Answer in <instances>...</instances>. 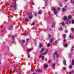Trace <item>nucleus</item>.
I'll use <instances>...</instances> for the list:
<instances>
[{
    "instance_id": "c85d7f7f",
    "label": "nucleus",
    "mask_w": 74,
    "mask_h": 74,
    "mask_svg": "<svg viewBox=\"0 0 74 74\" xmlns=\"http://www.w3.org/2000/svg\"><path fill=\"white\" fill-rule=\"evenodd\" d=\"M63 69L64 70H66V67H63Z\"/></svg>"
},
{
    "instance_id": "6e6d98bb",
    "label": "nucleus",
    "mask_w": 74,
    "mask_h": 74,
    "mask_svg": "<svg viewBox=\"0 0 74 74\" xmlns=\"http://www.w3.org/2000/svg\"><path fill=\"white\" fill-rule=\"evenodd\" d=\"M69 55H70V56H71V53H70V54H69Z\"/></svg>"
},
{
    "instance_id": "13d9d810",
    "label": "nucleus",
    "mask_w": 74,
    "mask_h": 74,
    "mask_svg": "<svg viewBox=\"0 0 74 74\" xmlns=\"http://www.w3.org/2000/svg\"><path fill=\"white\" fill-rule=\"evenodd\" d=\"M53 27H54L52 25L51 26V27H52V28H53Z\"/></svg>"
},
{
    "instance_id": "2eb2a0df",
    "label": "nucleus",
    "mask_w": 74,
    "mask_h": 74,
    "mask_svg": "<svg viewBox=\"0 0 74 74\" xmlns=\"http://www.w3.org/2000/svg\"><path fill=\"white\" fill-rule=\"evenodd\" d=\"M45 49V48H42L41 50V52H42Z\"/></svg>"
},
{
    "instance_id": "3c124183",
    "label": "nucleus",
    "mask_w": 74,
    "mask_h": 74,
    "mask_svg": "<svg viewBox=\"0 0 74 74\" xmlns=\"http://www.w3.org/2000/svg\"><path fill=\"white\" fill-rule=\"evenodd\" d=\"M5 5H6V6H8V4L7 3H6Z\"/></svg>"
},
{
    "instance_id": "c03bdc74",
    "label": "nucleus",
    "mask_w": 74,
    "mask_h": 74,
    "mask_svg": "<svg viewBox=\"0 0 74 74\" xmlns=\"http://www.w3.org/2000/svg\"><path fill=\"white\" fill-rule=\"evenodd\" d=\"M12 72H10H10H9V74H12Z\"/></svg>"
},
{
    "instance_id": "6e6552de",
    "label": "nucleus",
    "mask_w": 74,
    "mask_h": 74,
    "mask_svg": "<svg viewBox=\"0 0 74 74\" xmlns=\"http://www.w3.org/2000/svg\"><path fill=\"white\" fill-rule=\"evenodd\" d=\"M63 63L64 65H66V61L65 60H64Z\"/></svg>"
},
{
    "instance_id": "58836bf2",
    "label": "nucleus",
    "mask_w": 74,
    "mask_h": 74,
    "mask_svg": "<svg viewBox=\"0 0 74 74\" xmlns=\"http://www.w3.org/2000/svg\"><path fill=\"white\" fill-rule=\"evenodd\" d=\"M11 38L12 39V40H14V36H12L11 37Z\"/></svg>"
},
{
    "instance_id": "9d476101",
    "label": "nucleus",
    "mask_w": 74,
    "mask_h": 74,
    "mask_svg": "<svg viewBox=\"0 0 74 74\" xmlns=\"http://www.w3.org/2000/svg\"><path fill=\"white\" fill-rule=\"evenodd\" d=\"M72 65V66H74V60H72V63H71Z\"/></svg>"
},
{
    "instance_id": "20e7f679",
    "label": "nucleus",
    "mask_w": 74,
    "mask_h": 74,
    "mask_svg": "<svg viewBox=\"0 0 74 74\" xmlns=\"http://www.w3.org/2000/svg\"><path fill=\"white\" fill-rule=\"evenodd\" d=\"M69 24L71 23V21H69V19L67 20V22H65V23L67 24V25H69Z\"/></svg>"
},
{
    "instance_id": "49530a36",
    "label": "nucleus",
    "mask_w": 74,
    "mask_h": 74,
    "mask_svg": "<svg viewBox=\"0 0 74 74\" xmlns=\"http://www.w3.org/2000/svg\"><path fill=\"white\" fill-rule=\"evenodd\" d=\"M73 50H74V49H73V48L71 49V51H73Z\"/></svg>"
},
{
    "instance_id": "a19ab883",
    "label": "nucleus",
    "mask_w": 74,
    "mask_h": 74,
    "mask_svg": "<svg viewBox=\"0 0 74 74\" xmlns=\"http://www.w3.org/2000/svg\"><path fill=\"white\" fill-rule=\"evenodd\" d=\"M10 29H12V27H13V26H12L11 25H10Z\"/></svg>"
},
{
    "instance_id": "393cba45",
    "label": "nucleus",
    "mask_w": 74,
    "mask_h": 74,
    "mask_svg": "<svg viewBox=\"0 0 74 74\" xmlns=\"http://www.w3.org/2000/svg\"><path fill=\"white\" fill-rule=\"evenodd\" d=\"M5 32V30H4V29H2L1 31V33H4V32Z\"/></svg>"
},
{
    "instance_id": "603ef678",
    "label": "nucleus",
    "mask_w": 74,
    "mask_h": 74,
    "mask_svg": "<svg viewBox=\"0 0 74 74\" xmlns=\"http://www.w3.org/2000/svg\"><path fill=\"white\" fill-rule=\"evenodd\" d=\"M53 58H54V59H55V56H53Z\"/></svg>"
},
{
    "instance_id": "0e129e2a",
    "label": "nucleus",
    "mask_w": 74,
    "mask_h": 74,
    "mask_svg": "<svg viewBox=\"0 0 74 74\" xmlns=\"http://www.w3.org/2000/svg\"><path fill=\"white\" fill-rule=\"evenodd\" d=\"M74 3V0H73V2L72 3Z\"/></svg>"
},
{
    "instance_id": "473e14b6",
    "label": "nucleus",
    "mask_w": 74,
    "mask_h": 74,
    "mask_svg": "<svg viewBox=\"0 0 74 74\" xmlns=\"http://www.w3.org/2000/svg\"><path fill=\"white\" fill-rule=\"evenodd\" d=\"M64 32L65 33H68V31H67V29H66L65 31H64Z\"/></svg>"
},
{
    "instance_id": "e2e57ef3",
    "label": "nucleus",
    "mask_w": 74,
    "mask_h": 74,
    "mask_svg": "<svg viewBox=\"0 0 74 74\" xmlns=\"http://www.w3.org/2000/svg\"><path fill=\"white\" fill-rule=\"evenodd\" d=\"M35 16H37V14H35Z\"/></svg>"
},
{
    "instance_id": "7ed1b4c3",
    "label": "nucleus",
    "mask_w": 74,
    "mask_h": 74,
    "mask_svg": "<svg viewBox=\"0 0 74 74\" xmlns=\"http://www.w3.org/2000/svg\"><path fill=\"white\" fill-rule=\"evenodd\" d=\"M53 11L54 12V15H55V14H56L58 13V11H57L55 8H53Z\"/></svg>"
},
{
    "instance_id": "2f4dec72",
    "label": "nucleus",
    "mask_w": 74,
    "mask_h": 74,
    "mask_svg": "<svg viewBox=\"0 0 74 74\" xmlns=\"http://www.w3.org/2000/svg\"><path fill=\"white\" fill-rule=\"evenodd\" d=\"M57 10H58V11H60V8H57Z\"/></svg>"
},
{
    "instance_id": "423d86ee",
    "label": "nucleus",
    "mask_w": 74,
    "mask_h": 74,
    "mask_svg": "<svg viewBox=\"0 0 74 74\" xmlns=\"http://www.w3.org/2000/svg\"><path fill=\"white\" fill-rule=\"evenodd\" d=\"M10 42L12 44H15V41L14 40H12L10 41Z\"/></svg>"
},
{
    "instance_id": "f8f14e48",
    "label": "nucleus",
    "mask_w": 74,
    "mask_h": 74,
    "mask_svg": "<svg viewBox=\"0 0 74 74\" xmlns=\"http://www.w3.org/2000/svg\"><path fill=\"white\" fill-rule=\"evenodd\" d=\"M41 13H42V11L41 10H39L38 14H41Z\"/></svg>"
},
{
    "instance_id": "1a4fd4ad",
    "label": "nucleus",
    "mask_w": 74,
    "mask_h": 74,
    "mask_svg": "<svg viewBox=\"0 0 74 74\" xmlns=\"http://www.w3.org/2000/svg\"><path fill=\"white\" fill-rule=\"evenodd\" d=\"M41 47H43V45L42 43H40V45H39V49H40V48H41Z\"/></svg>"
},
{
    "instance_id": "5fc2aeb1",
    "label": "nucleus",
    "mask_w": 74,
    "mask_h": 74,
    "mask_svg": "<svg viewBox=\"0 0 74 74\" xmlns=\"http://www.w3.org/2000/svg\"><path fill=\"white\" fill-rule=\"evenodd\" d=\"M72 48L73 49V48H74V46H72Z\"/></svg>"
},
{
    "instance_id": "79ce46f5",
    "label": "nucleus",
    "mask_w": 74,
    "mask_h": 74,
    "mask_svg": "<svg viewBox=\"0 0 74 74\" xmlns=\"http://www.w3.org/2000/svg\"><path fill=\"white\" fill-rule=\"evenodd\" d=\"M56 56L57 57H59V55L58 54H57L56 55Z\"/></svg>"
},
{
    "instance_id": "4be33fe9",
    "label": "nucleus",
    "mask_w": 74,
    "mask_h": 74,
    "mask_svg": "<svg viewBox=\"0 0 74 74\" xmlns=\"http://www.w3.org/2000/svg\"><path fill=\"white\" fill-rule=\"evenodd\" d=\"M43 67L44 68H45L47 67V65L46 64H44V65L43 66Z\"/></svg>"
},
{
    "instance_id": "e433bc0d",
    "label": "nucleus",
    "mask_w": 74,
    "mask_h": 74,
    "mask_svg": "<svg viewBox=\"0 0 74 74\" xmlns=\"http://www.w3.org/2000/svg\"><path fill=\"white\" fill-rule=\"evenodd\" d=\"M31 71L32 72H33V71H34V69H33V68L32 69Z\"/></svg>"
},
{
    "instance_id": "b1692460",
    "label": "nucleus",
    "mask_w": 74,
    "mask_h": 74,
    "mask_svg": "<svg viewBox=\"0 0 74 74\" xmlns=\"http://www.w3.org/2000/svg\"><path fill=\"white\" fill-rule=\"evenodd\" d=\"M29 39H27V41L26 42L25 44L26 43V45L27 44V42H28V41H29Z\"/></svg>"
},
{
    "instance_id": "f3484780",
    "label": "nucleus",
    "mask_w": 74,
    "mask_h": 74,
    "mask_svg": "<svg viewBox=\"0 0 74 74\" xmlns=\"http://www.w3.org/2000/svg\"><path fill=\"white\" fill-rule=\"evenodd\" d=\"M47 46L48 47H50L51 46V44H50V43H48L47 44Z\"/></svg>"
},
{
    "instance_id": "cd10ccee",
    "label": "nucleus",
    "mask_w": 74,
    "mask_h": 74,
    "mask_svg": "<svg viewBox=\"0 0 74 74\" xmlns=\"http://www.w3.org/2000/svg\"><path fill=\"white\" fill-rule=\"evenodd\" d=\"M57 54V52L56 51L54 52V55H56Z\"/></svg>"
},
{
    "instance_id": "6ab92c4d",
    "label": "nucleus",
    "mask_w": 74,
    "mask_h": 74,
    "mask_svg": "<svg viewBox=\"0 0 74 74\" xmlns=\"http://www.w3.org/2000/svg\"><path fill=\"white\" fill-rule=\"evenodd\" d=\"M68 18V19H71V16H69Z\"/></svg>"
},
{
    "instance_id": "f257e3e1",
    "label": "nucleus",
    "mask_w": 74,
    "mask_h": 74,
    "mask_svg": "<svg viewBox=\"0 0 74 74\" xmlns=\"http://www.w3.org/2000/svg\"><path fill=\"white\" fill-rule=\"evenodd\" d=\"M13 1H15L13 3V5L11 4L10 5L9 7L11 8H13L14 10H16V1L17 0H13Z\"/></svg>"
},
{
    "instance_id": "69168bd1",
    "label": "nucleus",
    "mask_w": 74,
    "mask_h": 74,
    "mask_svg": "<svg viewBox=\"0 0 74 74\" xmlns=\"http://www.w3.org/2000/svg\"><path fill=\"white\" fill-rule=\"evenodd\" d=\"M69 74H71V72H69Z\"/></svg>"
},
{
    "instance_id": "a211bd4d",
    "label": "nucleus",
    "mask_w": 74,
    "mask_h": 74,
    "mask_svg": "<svg viewBox=\"0 0 74 74\" xmlns=\"http://www.w3.org/2000/svg\"><path fill=\"white\" fill-rule=\"evenodd\" d=\"M61 25H62V26H65L64 23H61Z\"/></svg>"
},
{
    "instance_id": "ea45409f",
    "label": "nucleus",
    "mask_w": 74,
    "mask_h": 74,
    "mask_svg": "<svg viewBox=\"0 0 74 74\" xmlns=\"http://www.w3.org/2000/svg\"><path fill=\"white\" fill-rule=\"evenodd\" d=\"M27 57L28 58H30V56H29V54H27Z\"/></svg>"
},
{
    "instance_id": "412c9836",
    "label": "nucleus",
    "mask_w": 74,
    "mask_h": 74,
    "mask_svg": "<svg viewBox=\"0 0 74 74\" xmlns=\"http://www.w3.org/2000/svg\"><path fill=\"white\" fill-rule=\"evenodd\" d=\"M69 38H71V39H73V36H71V34H70V35Z\"/></svg>"
},
{
    "instance_id": "8fccbe9b",
    "label": "nucleus",
    "mask_w": 74,
    "mask_h": 74,
    "mask_svg": "<svg viewBox=\"0 0 74 74\" xmlns=\"http://www.w3.org/2000/svg\"><path fill=\"white\" fill-rule=\"evenodd\" d=\"M52 67H54L55 66V64H53L52 65Z\"/></svg>"
},
{
    "instance_id": "052dcab7",
    "label": "nucleus",
    "mask_w": 74,
    "mask_h": 74,
    "mask_svg": "<svg viewBox=\"0 0 74 74\" xmlns=\"http://www.w3.org/2000/svg\"><path fill=\"white\" fill-rule=\"evenodd\" d=\"M60 30H62V29L61 28H60Z\"/></svg>"
},
{
    "instance_id": "bb28decb",
    "label": "nucleus",
    "mask_w": 74,
    "mask_h": 74,
    "mask_svg": "<svg viewBox=\"0 0 74 74\" xmlns=\"http://www.w3.org/2000/svg\"><path fill=\"white\" fill-rule=\"evenodd\" d=\"M64 46L65 47H67L68 46L67 44V43H66L64 45Z\"/></svg>"
},
{
    "instance_id": "39448f33",
    "label": "nucleus",
    "mask_w": 74,
    "mask_h": 74,
    "mask_svg": "<svg viewBox=\"0 0 74 74\" xmlns=\"http://www.w3.org/2000/svg\"><path fill=\"white\" fill-rule=\"evenodd\" d=\"M46 54H47V53H42V54H40V56L38 57V58L39 59H40V58H41V56H42V55H46Z\"/></svg>"
},
{
    "instance_id": "a18cd8bd",
    "label": "nucleus",
    "mask_w": 74,
    "mask_h": 74,
    "mask_svg": "<svg viewBox=\"0 0 74 74\" xmlns=\"http://www.w3.org/2000/svg\"><path fill=\"white\" fill-rule=\"evenodd\" d=\"M69 68L70 69H71V68H72V66H71V65H70L69 66Z\"/></svg>"
},
{
    "instance_id": "9b49d317",
    "label": "nucleus",
    "mask_w": 74,
    "mask_h": 74,
    "mask_svg": "<svg viewBox=\"0 0 74 74\" xmlns=\"http://www.w3.org/2000/svg\"><path fill=\"white\" fill-rule=\"evenodd\" d=\"M50 43H52V42H53V38H50Z\"/></svg>"
},
{
    "instance_id": "338daca9",
    "label": "nucleus",
    "mask_w": 74,
    "mask_h": 74,
    "mask_svg": "<svg viewBox=\"0 0 74 74\" xmlns=\"http://www.w3.org/2000/svg\"><path fill=\"white\" fill-rule=\"evenodd\" d=\"M47 67H48V65H47Z\"/></svg>"
},
{
    "instance_id": "de8ad7c7",
    "label": "nucleus",
    "mask_w": 74,
    "mask_h": 74,
    "mask_svg": "<svg viewBox=\"0 0 74 74\" xmlns=\"http://www.w3.org/2000/svg\"><path fill=\"white\" fill-rule=\"evenodd\" d=\"M10 72H12V70L11 69H10Z\"/></svg>"
},
{
    "instance_id": "c756f323",
    "label": "nucleus",
    "mask_w": 74,
    "mask_h": 74,
    "mask_svg": "<svg viewBox=\"0 0 74 74\" xmlns=\"http://www.w3.org/2000/svg\"><path fill=\"white\" fill-rule=\"evenodd\" d=\"M63 41L64 42H66V41H67V40H66L65 39H64V40H63Z\"/></svg>"
},
{
    "instance_id": "aec40b11",
    "label": "nucleus",
    "mask_w": 74,
    "mask_h": 74,
    "mask_svg": "<svg viewBox=\"0 0 74 74\" xmlns=\"http://www.w3.org/2000/svg\"><path fill=\"white\" fill-rule=\"evenodd\" d=\"M63 37H64V38H65L66 37V35H65V34H63Z\"/></svg>"
},
{
    "instance_id": "774afa93",
    "label": "nucleus",
    "mask_w": 74,
    "mask_h": 74,
    "mask_svg": "<svg viewBox=\"0 0 74 74\" xmlns=\"http://www.w3.org/2000/svg\"><path fill=\"white\" fill-rule=\"evenodd\" d=\"M67 0H65V1H67Z\"/></svg>"
},
{
    "instance_id": "dca6fc26",
    "label": "nucleus",
    "mask_w": 74,
    "mask_h": 74,
    "mask_svg": "<svg viewBox=\"0 0 74 74\" xmlns=\"http://www.w3.org/2000/svg\"><path fill=\"white\" fill-rule=\"evenodd\" d=\"M64 19L65 20V21H66V20L67 19V16H64Z\"/></svg>"
},
{
    "instance_id": "0eeeda50",
    "label": "nucleus",
    "mask_w": 74,
    "mask_h": 74,
    "mask_svg": "<svg viewBox=\"0 0 74 74\" xmlns=\"http://www.w3.org/2000/svg\"><path fill=\"white\" fill-rule=\"evenodd\" d=\"M42 70L40 69L36 70V72H40V73L42 72Z\"/></svg>"
},
{
    "instance_id": "bf43d9fd",
    "label": "nucleus",
    "mask_w": 74,
    "mask_h": 74,
    "mask_svg": "<svg viewBox=\"0 0 74 74\" xmlns=\"http://www.w3.org/2000/svg\"><path fill=\"white\" fill-rule=\"evenodd\" d=\"M46 4H47V2H46V1H45V5H46Z\"/></svg>"
},
{
    "instance_id": "f03ea898",
    "label": "nucleus",
    "mask_w": 74,
    "mask_h": 74,
    "mask_svg": "<svg viewBox=\"0 0 74 74\" xmlns=\"http://www.w3.org/2000/svg\"><path fill=\"white\" fill-rule=\"evenodd\" d=\"M28 15L29 16L28 17V18L29 19H31L33 18V15H32V12H29L28 14Z\"/></svg>"
},
{
    "instance_id": "680f3d73",
    "label": "nucleus",
    "mask_w": 74,
    "mask_h": 74,
    "mask_svg": "<svg viewBox=\"0 0 74 74\" xmlns=\"http://www.w3.org/2000/svg\"><path fill=\"white\" fill-rule=\"evenodd\" d=\"M33 74H36V73H33Z\"/></svg>"
},
{
    "instance_id": "4468645a",
    "label": "nucleus",
    "mask_w": 74,
    "mask_h": 74,
    "mask_svg": "<svg viewBox=\"0 0 74 74\" xmlns=\"http://www.w3.org/2000/svg\"><path fill=\"white\" fill-rule=\"evenodd\" d=\"M25 20L26 22H28V21H29V19H28L27 18H25Z\"/></svg>"
},
{
    "instance_id": "a878e982",
    "label": "nucleus",
    "mask_w": 74,
    "mask_h": 74,
    "mask_svg": "<svg viewBox=\"0 0 74 74\" xmlns=\"http://www.w3.org/2000/svg\"><path fill=\"white\" fill-rule=\"evenodd\" d=\"M62 10L63 11V12H64V11H65V9L64 8H62Z\"/></svg>"
},
{
    "instance_id": "09e8293b",
    "label": "nucleus",
    "mask_w": 74,
    "mask_h": 74,
    "mask_svg": "<svg viewBox=\"0 0 74 74\" xmlns=\"http://www.w3.org/2000/svg\"><path fill=\"white\" fill-rule=\"evenodd\" d=\"M32 5H34V2H32Z\"/></svg>"
},
{
    "instance_id": "c9c22d12",
    "label": "nucleus",
    "mask_w": 74,
    "mask_h": 74,
    "mask_svg": "<svg viewBox=\"0 0 74 74\" xmlns=\"http://www.w3.org/2000/svg\"><path fill=\"white\" fill-rule=\"evenodd\" d=\"M48 36L49 38H50V37H51V35L49 34L48 35Z\"/></svg>"
},
{
    "instance_id": "864d4df0",
    "label": "nucleus",
    "mask_w": 74,
    "mask_h": 74,
    "mask_svg": "<svg viewBox=\"0 0 74 74\" xmlns=\"http://www.w3.org/2000/svg\"><path fill=\"white\" fill-rule=\"evenodd\" d=\"M48 52V49L47 50V52Z\"/></svg>"
},
{
    "instance_id": "4d7b16f0",
    "label": "nucleus",
    "mask_w": 74,
    "mask_h": 74,
    "mask_svg": "<svg viewBox=\"0 0 74 74\" xmlns=\"http://www.w3.org/2000/svg\"><path fill=\"white\" fill-rule=\"evenodd\" d=\"M71 72L72 73H74V71H72Z\"/></svg>"
},
{
    "instance_id": "37998d69",
    "label": "nucleus",
    "mask_w": 74,
    "mask_h": 74,
    "mask_svg": "<svg viewBox=\"0 0 74 74\" xmlns=\"http://www.w3.org/2000/svg\"><path fill=\"white\" fill-rule=\"evenodd\" d=\"M71 22H72V24H74V20L72 21Z\"/></svg>"
},
{
    "instance_id": "72a5a7b5",
    "label": "nucleus",
    "mask_w": 74,
    "mask_h": 74,
    "mask_svg": "<svg viewBox=\"0 0 74 74\" xmlns=\"http://www.w3.org/2000/svg\"><path fill=\"white\" fill-rule=\"evenodd\" d=\"M22 42L23 43H25V41L24 40H22Z\"/></svg>"
},
{
    "instance_id": "ddd939ff",
    "label": "nucleus",
    "mask_w": 74,
    "mask_h": 74,
    "mask_svg": "<svg viewBox=\"0 0 74 74\" xmlns=\"http://www.w3.org/2000/svg\"><path fill=\"white\" fill-rule=\"evenodd\" d=\"M32 49H28L27 51L28 52H29L30 51H32Z\"/></svg>"
},
{
    "instance_id": "7c9ffc66",
    "label": "nucleus",
    "mask_w": 74,
    "mask_h": 74,
    "mask_svg": "<svg viewBox=\"0 0 74 74\" xmlns=\"http://www.w3.org/2000/svg\"><path fill=\"white\" fill-rule=\"evenodd\" d=\"M35 25V23H32V24L31 25V26H33V25Z\"/></svg>"
},
{
    "instance_id": "5701e85b",
    "label": "nucleus",
    "mask_w": 74,
    "mask_h": 74,
    "mask_svg": "<svg viewBox=\"0 0 74 74\" xmlns=\"http://www.w3.org/2000/svg\"><path fill=\"white\" fill-rule=\"evenodd\" d=\"M71 30L72 32H74V29L73 28H71Z\"/></svg>"
},
{
    "instance_id": "f704fd0d",
    "label": "nucleus",
    "mask_w": 74,
    "mask_h": 74,
    "mask_svg": "<svg viewBox=\"0 0 74 74\" xmlns=\"http://www.w3.org/2000/svg\"><path fill=\"white\" fill-rule=\"evenodd\" d=\"M50 62H52L51 60H49V61H48V63H50Z\"/></svg>"
},
{
    "instance_id": "4c0bfd02",
    "label": "nucleus",
    "mask_w": 74,
    "mask_h": 74,
    "mask_svg": "<svg viewBox=\"0 0 74 74\" xmlns=\"http://www.w3.org/2000/svg\"><path fill=\"white\" fill-rule=\"evenodd\" d=\"M42 60H43L44 59V56H42Z\"/></svg>"
}]
</instances>
